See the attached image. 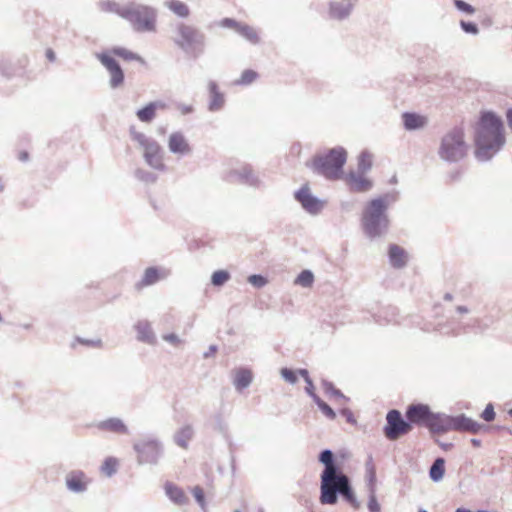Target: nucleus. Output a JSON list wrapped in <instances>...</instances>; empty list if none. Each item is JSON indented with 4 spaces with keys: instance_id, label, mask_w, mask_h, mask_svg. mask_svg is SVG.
I'll list each match as a JSON object with an SVG mask.
<instances>
[{
    "instance_id": "21",
    "label": "nucleus",
    "mask_w": 512,
    "mask_h": 512,
    "mask_svg": "<svg viewBox=\"0 0 512 512\" xmlns=\"http://www.w3.org/2000/svg\"><path fill=\"white\" fill-rule=\"evenodd\" d=\"M169 149L174 153H189L190 147L185 137L181 133H172L168 142Z\"/></svg>"
},
{
    "instance_id": "64",
    "label": "nucleus",
    "mask_w": 512,
    "mask_h": 512,
    "mask_svg": "<svg viewBox=\"0 0 512 512\" xmlns=\"http://www.w3.org/2000/svg\"><path fill=\"white\" fill-rule=\"evenodd\" d=\"M234 512H240L239 510H235Z\"/></svg>"
},
{
    "instance_id": "53",
    "label": "nucleus",
    "mask_w": 512,
    "mask_h": 512,
    "mask_svg": "<svg viewBox=\"0 0 512 512\" xmlns=\"http://www.w3.org/2000/svg\"><path fill=\"white\" fill-rule=\"evenodd\" d=\"M340 413L342 414V416H351V411H349L348 408H343L340 410Z\"/></svg>"
},
{
    "instance_id": "26",
    "label": "nucleus",
    "mask_w": 512,
    "mask_h": 512,
    "mask_svg": "<svg viewBox=\"0 0 512 512\" xmlns=\"http://www.w3.org/2000/svg\"><path fill=\"white\" fill-rule=\"evenodd\" d=\"M193 436V427L191 425H185L175 433L174 441L179 447L186 449L188 447L189 441L193 438Z\"/></svg>"
},
{
    "instance_id": "55",
    "label": "nucleus",
    "mask_w": 512,
    "mask_h": 512,
    "mask_svg": "<svg viewBox=\"0 0 512 512\" xmlns=\"http://www.w3.org/2000/svg\"><path fill=\"white\" fill-rule=\"evenodd\" d=\"M346 420L351 425H357V418L351 417V418H346Z\"/></svg>"
},
{
    "instance_id": "23",
    "label": "nucleus",
    "mask_w": 512,
    "mask_h": 512,
    "mask_svg": "<svg viewBox=\"0 0 512 512\" xmlns=\"http://www.w3.org/2000/svg\"><path fill=\"white\" fill-rule=\"evenodd\" d=\"M208 89L210 93L209 109L211 111L219 110L224 105L223 94L219 91L218 85L213 81L209 82Z\"/></svg>"
},
{
    "instance_id": "7",
    "label": "nucleus",
    "mask_w": 512,
    "mask_h": 512,
    "mask_svg": "<svg viewBox=\"0 0 512 512\" xmlns=\"http://www.w3.org/2000/svg\"><path fill=\"white\" fill-rule=\"evenodd\" d=\"M133 450L137 455V463L157 464L163 455V445L153 435H144L133 442Z\"/></svg>"
},
{
    "instance_id": "8",
    "label": "nucleus",
    "mask_w": 512,
    "mask_h": 512,
    "mask_svg": "<svg viewBox=\"0 0 512 512\" xmlns=\"http://www.w3.org/2000/svg\"><path fill=\"white\" fill-rule=\"evenodd\" d=\"M463 131L454 129L447 133L443 139L439 149L441 158L447 161H457L465 156L466 144L463 139Z\"/></svg>"
},
{
    "instance_id": "51",
    "label": "nucleus",
    "mask_w": 512,
    "mask_h": 512,
    "mask_svg": "<svg viewBox=\"0 0 512 512\" xmlns=\"http://www.w3.org/2000/svg\"><path fill=\"white\" fill-rule=\"evenodd\" d=\"M386 416H401V413L398 410L392 409L387 413Z\"/></svg>"
},
{
    "instance_id": "56",
    "label": "nucleus",
    "mask_w": 512,
    "mask_h": 512,
    "mask_svg": "<svg viewBox=\"0 0 512 512\" xmlns=\"http://www.w3.org/2000/svg\"><path fill=\"white\" fill-rule=\"evenodd\" d=\"M165 339L168 341L174 342L177 340V337L175 335L171 334V335L165 336Z\"/></svg>"
},
{
    "instance_id": "11",
    "label": "nucleus",
    "mask_w": 512,
    "mask_h": 512,
    "mask_svg": "<svg viewBox=\"0 0 512 512\" xmlns=\"http://www.w3.org/2000/svg\"><path fill=\"white\" fill-rule=\"evenodd\" d=\"M386 419L387 423L383 428V432L385 437L391 441L397 440L401 436L408 434L411 431L413 424H417L416 420L408 418Z\"/></svg>"
},
{
    "instance_id": "30",
    "label": "nucleus",
    "mask_w": 512,
    "mask_h": 512,
    "mask_svg": "<svg viewBox=\"0 0 512 512\" xmlns=\"http://www.w3.org/2000/svg\"><path fill=\"white\" fill-rule=\"evenodd\" d=\"M165 6L178 17L187 18L190 15L189 7L182 1L167 0Z\"/></svg>"
},
{
    "instance_id": "44",
    "label": "nucleus",
    "mask_w": 512,
    "mask_h": 512,
    "mask_svg": "<svg viewBox=\"0 0 512 512\" xmlns=\"http://www.w3.org/2000/svg\"><path fill=\"white\" fill-rule=\"evenodd\" d=\"M100 7L103 11H106V12H115L117 13V11H120L122 10L123 8H118L117 5L115 3H112V2H109V1H104V2H101L100 3Z\"/></svg>"
},
{
    "instance_id": "43",
    "label": "nucleus",
    "mask_w": 512,
    "mask_h": 512,
    "mask_svg": "<svg viewBox=\"0 0 512 512\" xmlns=\"http://www.w3.org/2000/svg\"><path fill=\"white\" fill-rule=\"evenodd\" d=\"M281 375L283 376V378L290 382V383H295L296 380H297V376H296V373L288 368H283L281 370Z\"/></svg>"
},
{
    "instance_id": "2",
    "label": "nucleus",
    "mask_w": 512,
    "mask_h": 512,
    "mask_svg": "<svg viewBox=\"0 0 512 512\" xmlns=\"http://www.w3.org/2000/svg\"><path fill=\"white\" fill-rule=\"evenodd\" d=\"M503 124L492 112H483L476 130V157L487 160L504 144Z\"/></svg>"
},
{
    "instance_id": "52",
    "label": "nucleus",
    "mask_w": 512,
    "mask_h": 512,
    "mask_svg": "<svg viewBox=\"0 0 512 512\" xmlns=\"http://www.w3.org/2000/svg\"><path fill=\"white\" fill-rule=\"evenodd\" d=\"M18 157H19V159L21 161H26L28 159V153L27 152H20Z\"/></svg>"
},
{
    "instance_id": "22",
    "label": "nucleus",
    "mask_w": 512,
    "mask_h": 512,
    "mask_svg": "<svg viewBox=\"0 0 512 512\" xmlns=\"http://www.w3.org/2000/svg\"><path fill=\"white\" fill-rule=\"evenodd\" d=\"M347 185L351 191L364 192L371 188V182L362 176H356L355 174H349L346 178Z\"/></svg>"
},
{
    "instance_id": "13",
    "label": "nucleus",
    "mask_w": 512,
    "mask_h": 512,
    "mask_svg": "<svg viewBox=\"0 0 512 512\" xmlns=\"http://www.w3.org/2000/svg\"><path fill=\"white\" fill-rule=\"evenodd\" d=\"M418 425L425 426L432 434H444L452 431V421L446 418H413Z\"/></svg>"
},
{
    "instance_id": "32",
    "label": "nucleus",
    "mask_w": 512,
    "mask_h": 512,
    "mask_svg": "<svg viewBox=\"0 0 512 512\" xmlns=\"http://www.w3.org/2000/svg\"><path fill=\"white\" fill-rule=\"evenodd\" d=\"M238 33L253 44H256L259 42L258 32L253 27H251L247 24H241V27H240Z\"/></svg>"
},
{
    "instance_id": "57",
    "label": "nucleus",
    "mask_w": 512,
    "mask_h": 512,
    "mask_svg": "<svg viewBox=\"0 0 512 512\" xmlns=\"http://www.w3.org/2000/svg\"><path fill=\"white\" fill-rule=\"evenodd\" d=\"M46 55L50 60H54L55 58L54 52L52 50H48Z\"/></svg>"
},
{
    "instance_id": "61",
    "label": "nucleus",
    "mask_w": 512,
    "mask_h": 512,
    "mask_svg": "<svg viewBox=\"0 0 512 512\" xmlns=\"http://www.w3.org/2000/svg\"><path fill=\"white\" fill-rule=\"evenodd\" d=\"M144 339H145L146 341H149V342L151 341L150 337H146V338H144Z\"/></svg>"
},
{
    "instance_id": "39",
    "label": "nucleus",
    "mask_w": 512,
    "mask_h": 512,
    "mask_svg": "<svg viewBox=\"0 0 512 512\" xmlns=\"http://www.w3.org/2000/svg\"><path fill=\"white\" fill-rule=\"evenodd\" d=\"M192 493L199 506L204 510L206 506L204 490L200 486H195Z\"/></svg>"
},
{
    "instance_id": "10",
    "label": "nucleus",
    "mask_w": 512,
    "mask_h": 512,
    "mask_svg": "<svg viewBox=\"0 0 512 512\" xmlns=\"http://www.w3.org/2000/svg\"><path fill=\"white\" fill-rule=\"evenodd\" d=\"M203 35L193 26L181 23L176 29L175 44L184 51L195 49L203 44Z\"/></svg>"
},
{
    "instance_id": "15",
    "label": "nucleus",
    "mask_w": 512,
    "mask_h": 512,
    "mask_svg": "<svg viewBox=\"0 0 512 512\" xmlns=\"http://www.w3.org/2000/svg\"><path fill=\"white\" fill-rule=\"evenodd\" d=\"M89 427H96L99 431L114 434H128V428L120 418H107L106 420L91 423Z\"/></svg>"
},
{
    "instance_id": "54",
    "label": "nucleus",
    "mask_w": 512,
    "mask_h": 512,
    "mask_svg": "<svg viewBox=\"0 0 512 512\" xmlns=\"http://www.w3.org/2000/svg\"><path fill=\"white\" fill-rule=\"evenodd\" d=\"M471 443H472L473 446L479 447L481 445V440L473 438L471 440Z\"/></svg>"
},
{
    "instance_id": "59",
    "label": "nucleus",
    "mask_w": 512,
    "mask_h": 512,
    "mask_svg": "<svg viewBox=\"0 0 512 512\" xmlns=\"http://www.w3.org/2000/svg\"><path fill=\"white\" fill-rule=\"evenodd\" d=\"M192 111V108L191 107H187L184 109V113H189Z\"/></svg>"
},
{
    "instance_id": "40",
    "label": "nucleus",
    "mask_w": 512,
    "mask_h": 512,
    "mask_svg": "<svg viewBox=\"0 0 512 512\" xmlns=\"http://www.w3.org/2000/svg\"><path fill=\"white\" fill-rule=\"evenodd\" d=\"M454 5L456 6L457 9L466 14H473L475 12L474 7L464 2L463 0H454Z\"/></svg>"
},
{
    "instance_id": "58",
    "label": "nucleus",
    "mask_w": 512,
    "mask_h": 512,
    "mask_svg": "<svg viewBox=\"0 0 512 512\" xmlns=\"http://www.w3.org/2000/svg\"><path fill=\"white\" fill-rule=\"evenodd\" d=\"M457 309H458V311H459V312H461V313H466V312L468 311V310H467V308L462 307V306H459Z\"/></svg>"
},
{
    "instance_id": "34",
    "label": "nucleus",
    "mask_w": 512,
    "mask_h": 512,
    "mask_svg": "<svg viewBox=\"0 0 512 512\" xmlns=\"http://www.w3.org/2000/svg\"><path fill=\"white\" fill-rule=\"evenodd\" d=\"M314 282V275L309 270H303L295 279V284L302 287H311Z\"/></svg>"
},
{
    "instance_id": "25",
    "label": "nucleus",
    "mask_w": 512,
    "mask_h": 512,
    "mask_svg": "<svg viewBox=\"0 0 512 512\" xmlns=\"http://www.w3.org/2000/svg\"><path fill=\"white\" fill-rule=\"evenodd\" d=\"M299 372L307 381V384H308L306 387L307 392L314 398L315 402L321 408V411L324 414H326L327 416H335V414H334L333 410L330 408V406H328L326 403H324L319 397H317L314 394V392H313L314 386H313L311 380L309 379L307 370H300Z\"/></svg>"
},
{
    "instance_id": "33",
    "label": "nucleus",
    "mask_w": 512,
    "mask_h": 512,
    "mask_svg": "<svg viewBox=\"0 0 512 512\" xmlns=\"http://www.w3.org/2000/svg\"><path fill=\"white\" fill-rule=\"evenodd\" d=\"M117 465H118V461L116 458L107 457L101 466V471L108 477H111L112 475H114L116 473Z\"/></svg>"
},
{
    "instance_id": "45",
    "label": "nucleus",
    "mask_w": 512,
    "mask_h": 512,
    "mask_svg": "<svg viewBox=\"0 0 512 512\" xmlns=\"http://www.w3.org/2000/svg\"><path fill=\"white\" fill-rule=\"evenodd\" d=\"M460 25H461L462 29H463L466 33H471V34H477V33H478V27H477V25H476V24H474V23L461 21V22H460Z\"/></svg>"
},
{
    "instance_id": "12",
    "label": "nucleus",
    "mask_w": 512,
    "mask_h": 512,
    "mask_svg": "<svg viewBox=\"0 0 512 512\" xmlns=\"http://www.w3.org/2000/svg\"><path fill=\"white\" fill-rule=\"evenodd\" d=\"M97 59L107 69L110 75V86L118 88L124 84L125 75L115 58L110 54H97Z\"/></svg>"
},
{
    "instance_id": "63",
    "label": "nucleus",
    "mask_w": 512,
    "mask_h": 512,
    "mask_svg": "<svg viewBox=\"0 0 512 512\" xmlns=\"http://www.w3.org/2000/svg\"><path fill=\"white\" fill-rule=\"evenodd\" d=\"M419 512H427L426 510L424 509H420Z\"/></svg>"
},
{
    "instance_id": "42",
    "label": "nucleus",
    "mask_w": 512,
    "mask_h": 512,
    "mask_svg": "<svg viewBox=\"0 0 512 512\" xmlns=\"http://www.w3.org/2000/svg\"><path fill=\"white\" fill-rule=\"evenodd\" d=\"M248 282L257 288H260L266 285L267 280L261 275H251L248 278Z\"/></svg>"
},
{
    "instance_id": "18",
    "label": "nucleus",
    "mask_w": 512,
    "mask_h": 512,
    "mask_svg": "<svg viewBox=\"0 0 512 512\" xmlns=\"http://www.w3.org/2000/svg\"><path fill=\"white\" fill-rule=\"evenodd\" d=\"M101 54H110L111 57L114 58V56H117L124 61H136L139 62L142 65L146 64V61L143 57L138 55L137 53H134L124 47H113L112 49L102 52Z\"/></svg>"
},
{
    "instance_id": "28",
    "label": "nucleus",
    "mask_w": 512,
    "mask_h": 512,
    "mask_svg": "<svg viewBox=\"0 0 512 512\" xmlns=\"http://www.w3.org/2000/svg\"><path fill=\"white\" fill-rule=\"evenodd\" d=\"M403 121L406 129H418L426 124V118L415 113H404Z\"/></svg>"
},
{
    "instance_id": "31",
    "label": "nucleus",
    "mask_w": 512,
    "mask_h": 512,
    "mask_svg": "<svg viewBox=\"0 0 512 512\" xmlns=\"http://www.w3.org/2000/svg\"><path fill=\"white\" fill-rule=\"evenodd\" d=\"M405 416L410 417V416H434V415L431 413L429 406H427L425 404H413V405L409 406Z\"/></svg>"
},
{
    "instance_id": "17",
    "label": "nucleus",
    "mask_w": 512,
    "mask_h": 512,
    "mask_svg": "<svg viewBox=\"0 0 512 512\" xmlns=\"http://www.w3.org/2000/svg\"><path fill=\"white\" fill-rule=\"evenodd\" d=\"M164 489L165 494L174 504L182 506L188 503L189 498L187 497L183 489L175 485L174 483L166 482Z\"/></svg>"
},
{
    "instance_id": "36",
    "label": "nucleus",
    "mask_w": 512,
    "mask_h": 512,
    "mask_svg": "<svg viewBox=\"0 0 512 512\" xmlns=\"http://www.w3.org/2000/svg\"><path fill=\"white\" fill-rule=\"evenodd\" d=\"M258 77V74L256 71L247 69L244 70L238 80H236L237 85H249L252 82H254Z\"/></svg>"
},
{
    "instance_id": "62",
    "label": "nucleus",
    "mask_w": 512,
    "mask_h": 512,
    "mask_svg": "<svg viewBox=\"0 0 512 512\" xmlns=\"http://www.w3.org/2000/svg\"><path fill=\"white\" fill-rule=\"evenodd\" d=\"M508 413L510 416H512V409H510Z\"/></svg>"
},
{
    "instance_id": "24",
    "label": "nucleus",
    "mask_w": 512,
    "mask_h": 512,
    "mask_svg": "<svg viewBox=\"0 0 512 512\" xmlns=\"http://www.w3.org/2000/svg\"><path fill=\"white\" fill-rule=\"evenodd\" d=\"M389 258L391 264L396 268L403 267L407 262V254L405 250L395 244H392L389 247Z\"/></svg>"
},
{
    "instance_id": "1",
    "label": "nucleus",
    "mask_w": 512,
    "mask_h": 512,
    "mask_svg": "<svg viewBox=\"0 0 512 512\" xmlns=\"http://www.w3.org/2000/svg\"><path fill=\"white\" fill-rule=\"evenodd\" d=\"M318 461L324 468L320 474L319 502L322 505H336L342 498L353 509L360 508V502L356 496L351 478L344 473L335 454L330 449H324L319 453Z\"/></svg>"
},
{
    "instance_id": "49",
    "label": "nucleus",
    "mask_w": 512,
    "mask_h": 512,
    "mask_svg": "<svg viewBox=\"0 0 512 512\" xmlns=\"http://www.w3.org/2000/svg\"><path fill=\"white\" fill-rule=\"evenodd\" d=\"M455 512H490V511H487V510H476V511H472L470 509H467V508H464V507H460V508H457L455 510Z\"/></svg>"
},
{
    "instance_id": "3",
    "label": "nucleus",
    "mask_w": 512,
    "mask_h": 512,
    "mask_svg": "<svg viewBox=\"0 0 512 512\" xmlns=\"http://www.w3.org/2000/svg\"><path fill=\"white\" fill-rule=\"evenodd\" d=\"M347 159L344 148L330 149L327 153L315 156L309 164L311 168L328 179H339L343 174V166Z\"/></svg>"
},
{
    "instance_id": "60",
    "label": "nucleus",
    "mask_w": 512,
    "mask_h": 512,
    "mask_svg": "<svg viewBox=\"0 0 512 512\" xmlns=\"http://www.w3.org/2000/svg\"><path fill=\"white\" fill-rule=\"evenodd\" d=\"M257 512H265L264 509L262 507H259Z\"/></svg>"
},
{
    "instance_id": "14",
    "label": "nucleus",
    "mask_w": 512,
    "mask_h": 512,
    "mask_svg": "<svg viewBox=\"0 0 512 512\" xmlns=\"http://www.w3.org/2000/svg\"><path fill=\"white\" fill-rule=\"evenodd\" d=\"M88 478L85 473L80 470L69 472L65 477L66 487L73 493H83L87 490Z\"/></svg>"
},
{
    "instance_id": "35",
    "label": "nucleus",
    "mask_w": 512,
    "mask_h": 512,
    "mask_svg": "<svg viewBox=\"0 0 512 512\" xmlns=\"http://www.w3.org/2000/svg\"><path fill=\"white\" fill-rule=\"evenodd\" d=\"M372 167V155L363 152L358 157V170L361 173L367 172Z\"/></svg>"
},
{
    "instance_id": "46",
    "label": "nucleus",
    "mask_w": 512,
    "mask_h": 512,
    "mask_svg": "<svg viewBox=\"0 0 512 512\" xmlns=\"http://www.w3.org/2000/svg\"><path fill=\"white\" fill-rule=\"evenodd\" d=\"M375 482H376V474L373 468H370L368 470V488L369 492H371V488L375 489Z\"/></svg>"
},
{
    "instance_id": "48",
    "label": "nucleus",
    "mask_w": 512,
    "mask_h": 512,
    "mask_svg": "<svg viewBox=\"0 0 512 512\" xmlns=\"http://www.w3.org/2000/svg\"><path fill=\"white\" fill-rule=\"evenodd\" d=\"M335 401H338L340 404H346L348 400L339 393H335Z\"/></svg>"
},
{
    "instance_id": "5",
    "label": "nucleus",
    "mask_w": 512,
    "mask_h": 512,
    "mask_svg": "<svg viewBox=\"0 0 512 512\" xmlns=\"http://www.w3.org/2000/svg\"><path fill=\"white\" fill-rule=\"evenodd\" d=\"M387 204L383 198L370 201L364 209L362 216L363 228L370 237L379 236L382 229L388 226V220L384 215Z\"/></svg>"
},
{
    "instance_id": "19",
    "label": "nucleus",
    "mask_w": 512,
    "mask_h": 512,
    "mask_svg": "<svg viewBox=\"0 0 512 512\" xmlns=\"http://www.w3.org/2000/svg\"><path fill=\"white\" fill-rule=\"evenodd\" d=\"M166 104L163 102H150L145 107L137 111V117L142 122H151L158 109L164 110Z\"/></svg>"
},
{
    "instance_id": "41",
    "label": "nucleus",
    "mask_w": 512,
    "mask_h": 512,
    "mask_svg": "<svg viewBox=\"0 0 512 512\" xmlns=\"http://www.w3.org/2000/svg\"><path fill=\"white\" fill-rule=\"evenodd\" d=\"M241 24L242 23H239V22H237V21H235L234 19H231V18H224L220 22V25L222 27L231 28V29L235 30L236 32L239 31V29L241 27Z\"/></svg>"
},
{
    "instance_id": "37",
    "label": "nucleus",
    "mask_w": 512,
    "mask_h": 512,
    "mask_svg": "<svg viewBox=\"0 0 512 512\" xmlns=\"http://www.w3.org/2000/svg\"><path fill=\"white\" fill-rule=\"evenodd\" d=\"M230 278V275L227 271L225 270H218V271H215L213 274H212V283L213 285L215 286H221L223 285L225 282H227Z\"/></svg>"
},
{
    "instance_id": "27",
    "label": "nucleus",
    "mask_w": 512,
    "mask_h": 512,
    "mask_svg": "<svg viewBox=\"0 0 512 512\" xmlns=\"http://www.w3.org/2000/svg\"><path fill=\"white\" fill-rule=\"evenodd\" d=\"M445 474V460L438 457L434 460L429 469V477L434 482H439L443 479Z\"/></svg>"
},
{
    "instance_id": "29",
    "label": "nucleus",
    "mask_w": 512,
    "mask_h": 512,
    "mask_svg": "<svg viewBox=\"0 0 512 512\" xmlns=\"http://www.w3.org/2000/svg\"><path fill=\"white\" fill-rule=\"evenodd\" d=\"M252 381V373L248 369H239L235 372L234 385L237 390L248 387Z\"/></svg>"
},
{
    "instance_id": "50",
    "label": "nucleus",
    "mask_w": 512,
    "mask_h": 512,
    "mask_svg": "<svg viewBox=\"0 0 512 512\" xmlns=\"http://www.w3.org/2000/svg\"><path fill=\"white\" fill-rule=\"evenodd\" d=\"M506 116H507L508 125L512 129V109L508 110Z\"/></svg>"
},
{
    "instance_id": "16",
    "label": "nucleus",
    "mask_w": 512,
    "mask_h": 512,
    "mask_svg": "<svg viewBox=\"0 0 512 512\" xmlns=\"http://www.w3.org/2000/svg\"><path fill=\"white\" fill-rule=\"evenodd\" d=\"M296 198L309 212L316 213L322 207V204L317 199L312 197L307 187L301 188L296 193Z\"/></svg>"
},
{
    "instance_id": "20",
    "label": "nucleus",
    "mask_w": 512,
    "mask_h": 512,
    "mask_svg": "<svg viewBox=\"0 0 512 512\" xmlns=\"http://www.w3.org/2000/svg\"><path fill=\"white\" fill-rule=\"evenodd\" d=\"M165 275L166 274L164 272L160 271L159 269H157L155 267H149L145 270L141 281H139L136 284V288L138 290H141L142 288H144L146 286H150V285L158 282L160 279L164 278Z\"/></svg>"
},
{
    "instance_id": "4",
    "label": "nucleus",
    "mask_w": 512,
    "mask_h": 512,
    "mask_svg": "<svg viewBox=\"0 0 512 512\" xmlns=\"http://www.w3.org/2000/svg\"><path fill=\"white\" fill-rule=\"evenodd\" d=\"M482 422H477L473 418H446L452 421L453 431L467 432L471 434H501L506 432L512 434V429L505 425L494 422L496 418H482Z\"/></svg>"
},
{
    "instance_id": "47",
    "label": "nucleus",
    "mask_w": 512,
    "mask_h": 512,
    "mask_svg": "<svg viewBox=\"0 0 512 512\" xmlns=\"http://www.w3.org/2000/svg\"><path fill=\"white\" fill-rule=\"evenodd\" d=\"M481 416H495L494 406L489 403L484 411L482 412Z\"/></svg>"
},
{
    "instance_id": "38",
    "label": "nucleus",
    "mask_w": 512,
    "mask_h": 512,
    "mask_svg": "<svg viewBox=\"0 0 512 512\" xmlns=\"http://www.w3.org/2000/svg\"><path fill=\"white\" fill-rule=\"evenodd\" d=\"M367 506H368L369 512H380L381 511V507H380V504L377 501L374 488H371V492L369 494V500H368V505Z\"/></svg>"
},
{
    "instance_id": "9",
    "label": "nucleus",
    "mask_w": 512,
    "mask_h": 512,
    "mask_svg": "<svg viewBox=\"0 0 512 512\" xmlns=\"http://www.w3.org/2000/svg\"><path fill=\"white\" fill-rule=\"evenodd\" d=\"M132 137L143 148L145 161L154 169L164 170L165 164L160 145L140 132L133 133Z\"/></svg>"
},
{
    "instance_id": "6",
    "label": "nucleus",
    "mask_w": 512,
    "mask_h": 512,
    "mask_svg": "<svg viewBox=\"0 0 512 512\" xmlns=\"http://www.w3.org/2000/svg\"><path fill=\"white\" fill-rule=\"evenodd\" d=\"M117 14L127 19L138 32H152L156 30V13L149 6L131 5L117 11Z\"/></svg>"
}]
</instances>
